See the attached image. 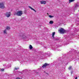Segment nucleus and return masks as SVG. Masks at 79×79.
I'll return each mask as SVG.
<instances>
[{
    "label": "nucleus",
    "instance_id": "10",
    "mask_svg": "<svg viewBox=\"0 0 79 79\" xmlns=\"http://www.w3.org/2000/svg\"><path fill=\"white\" fill-rule=\"evenodd\" d=\"M55 32H53L52 33V37H53V38H54V35H55Z\"/></svg>",
    "mask_w": 79,
    "mask_h": 79
},
{
    "label": "nucleus",
    "instance_id": "3",
    "mask_svg": "<svg viewBox=\"0 0 79 79\" xmlns=\"http://www.w3.org/2000/svg\"><path fill=\"white\" fill-rule=\"evenodd\" d=\"M5 15L7 18H9L10 16H11V13L10 12H6V13L5 14Z\"/></svg>",
    "mask_w": 79,
    "mask_h": 79
},
{
    "label": "nucleus",
    "instance_id": "19",
    "mask_svg": "<svg viewBox=\"0 0 79 79\" xmlns=\"http://www.w3.org/2000/svg\"><path fill=\"white\" fill-rule=\"evenodd\" d=\"M16 79H20L19 77H18Z\"/></svg>",
    "mask_w": 79,
    "mask_h": 79
},
{
    "label": "nucleus",
    "instance_id": "4",
    "mask_svg": "<svg viewBox=\"0 0 79 79\" xmlns=\"http://www.w3.org/2000/svg\"><path fill=\"white\" fill-rule=\"evenodd\" d=\"M5 5L4 3H0V8H2V9H3L5 8Z\"/></svg>",
    "mask_w": 79,
    "mask_h": 79
},
{
    "label": "nucleus",
    "instance_id": "13",
    "mask_svg": "<svg viewBox=\"0 0 79 79\" xmlns=\"http://www.w3.org/2000/svg\"><path fill=\"white\" fill-rule=\"evenodd\" d=\"M68 69L69 70H71V69H72V66H69V67L68 68Z\"/></svg>",
    "mask_w": 79,
    "mask_h": 79
},
{
    "label": "nucleus",
    "instance_id": "17",
    "mask_svg": "<svg viewBox=\"0 0 79 79\" xmlns=\"http://www.w3.org/2000/svg\"><path fill=\"white\" fill-rule=\"evenodd\" d=\"M78 6H78V5H77V4H76V5H75V7L76 8H77V7H78Z\"/></svg>",
    "mask_w": 79,
    "mask_h": 79
},
{
    "label": "nucleus",
    "instance_id": "15",
    "mask_svg": "<svg viewBox=\"0 0 79 79\" xmlns=\"http://www.w3.org/2000/svg\"><path fill=\"white\" fill-rule=\"evenodd\" d=\"M18 69H19V67H17H17H15V68H14V69H15V70H18Z\"/></svg>",
    "mask_w": 79,
    "mask_h": 79
},
{
    "label": "nucleus",
    "instance_id": "9",
    "mask_svg": "<svg viewBox=\"0 0 79 79\" xmlns=\"http://www.w3.org/2000/svg\"><path fill=\"white\" fill-rule=\"evenodd\" d=\"M49 24H53V21L52 20H51L49 22Z\"/></svg>",
    "mask_w": 79,
    "mask_h": 79
},
{
    "label": "nucleus",
    "instance_id": "18",
    "mask_svg": "<svg viewBox=\"0 0 79 79\" xmlns=\"http://www.w3.org/2000/svg\"><path fill=\"white\" fill-rule=\"evenodd\" d=\"M1 71H4V69H1Z\"/></svg>",
    "mask_w": 79,
    "mask_h": 79
},
{
    "label": "nucleus",
    "instance_id": "22",
    "mask_svg": "<svg viewBox=\"0 0 79 79\" xmlns=\"http://www.w3.org/2000/svg\"><path fill=\"white\" fill-rule=\"evenodd\" d=\"M47 15H48V13H47Z\"/></svg>",
    "mask_w": 79,
    "mask_h": 79
},
{
    "label": "nucleus",
    "instance_id": "1",
    "mask_svg": "<svg viewBox=\"0 0 79 79\" xmlns=\"http://www.w3.org/2000/svg\"><path fill=\"white\" fill-rule=\"evenodd\" d=\"M23 14V11L19 10L17 12H15L14 15H17V16H21Z\"/></svg>",
    "mask_w": 79,
    "mask_h": 79
},
{
    "label": "nucleus",
    "instance_id": "5",
    "mask_svg": "<svg viewBox=\"0 0 79 79\" xmlns=\"http://www.w3.org/2000/svg\"><path fill=\"white\" fill-rule=\"evenodd\" d=\"M49 65V64H47V63H45L42 66V68H46V67L47 66H48Z\"/></svg>",
    "mask_w": 79,
    "mask_h": 79
},
{
    "label": "nucleus",
    "instance_id": "16",
    "mask_svg": "<svg viewBox=\"0 0 79 79\" xmlns=\"http://www.w3.org/2000/svg\"><path fill=\"white\" fill-rule=\"evenodd\" d=\"M6 29H7V30H9V29H10V27H7Z\"/></svg>",
    "mask_w": 79,
    "mask_h": 79
},
{
    "label": "nucleus",
    "instance_id": "11",
    "mask_svg": "<svg viewBox=\"0 0 79 79\" xmlns=\"http://www.w3.org/2000/svg\"><path fill=\"white\" fill-rule=\"evenodd\" d=\"M75 0H69V3H71V2H74Z\"/></svg>",
    "mask_w": 79,
    "mask_h": 79
},
{
    "label": "nucleus",
    "instance_id": "21",
    "mask_svg": "<svg viewBox=\"0 0 79 79\" xmlns=\"http://www.w3.org/2000/svg\"><path fill=\"white\" fill-rule=\"evenodd\" d=\"M73 74V72H71V74Z\"/></svg>",
    "mask_w": 79,
    "mask_h": 79
},
{
    "label": "nucleus",
    "instance_id": "7",
    "mask_svg": "<svg viewBox=\"0 0 79 79\" xmlns=\"http://www.w3.org/2000/svg\"><path fill=\"white\" fill-rule=\"evenodd\" d=\"M46 3V1H41V4H45Z\"/></svg>",
    "mask_w": 79,
    "mask_h": 79
},
{
    "label": "nucleus",
    "instance_id": "20",
    "mask_svg": "<svg viewBox=\"0 0 79 79\" xmlns=\"http://www.w3.org/2000/svg\"><path fill=\"white\" fill-rule=\"evenodd\" d=\"M75 79H77V77H76Z\"/></svg>",
    "mask_w": 79,
    "mask_h": 79
},
{
    "label": "nucleus",
    "instance_id": "2",
    "mask_svg": "<svg viewBox=\"0 0 79 79\" xmlns=\"http://www.w3.org/2000/svg\"><path fill=\"white\" fill-rule=\"evenodd\" d=\"M59 31H60V34H64V33H66V30L63 28H61L60 30H59Z\"/></svg>",
    "mask_w": 79,
    "mask_h": 79
},
{
    "label": "nucleus",
    "instance_id": "12",
    "mask_svg": "<svg viewBox=\"0 0 79 79\" xmlns=\"http://www.w3.org/2000/svg\"><path fill=\"white\" fill-rule=\"evenodd\" d=\"M48 17L50 18H53V17H54V16L51 15H48Z\"/></svg>",
    "mask_w": 79,
    "mask_h": 79
},
{
    "label": "nucleus",
    "instance_id": "6",
    "mask_svg": "<svg viewBox=\"0 0 79 79\" xmlns=\"http://www.w3.org/2000/svg\"><path fill=\"white\" fill-rule=\"evenodd\" d=\"M28 8H30V9H31V10H33V11H35V12H36V10H35L34 9H33V8H32L31 6H28Z\"/></svg>",
    "mask_w": 79,
    "mask_h": 79
},
{
    "label": "nucleus",
    "instance_id": "14",
    "mask_svg": "<svg viewBox=\"0 0 79 79\" xmlns=\"http://www.w3.org/2000/svg\"><path fill=\"white\" fill-rule=\"evenodd\" d=\"M3 32L4 34H7V33H6V30H4Z\"/></svg>",
    "mask_w": 79,
    "mask_h": 79
},
{
    "label": "nucleus",
    "instance_id": "8",
    "mask_svg": "<svg viewBox=\"0 0 79 79\" xmlns=\"http://www.w3.org/2000/svg\"><path fill=\"white\" fill-rule=\"evenodd\" d=\"M29 48L30 50H32L33 48V47L31 45H30L29 46Z\"/></svg>",
    "mask_w": 79,
    "mask_h": 79
}]
</instances>
